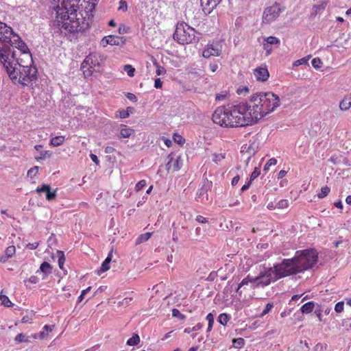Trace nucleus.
<instances>
[{
  "label": "nucleus",
  "instance_id": "1",
  "mask_svg": "<svg viewBox=\"0 0 351 351\" xmlns=\"http://www.w3.org/2000/svg\"><path fill=\"white\" fill-rule=\"evenodd\" d=\"M0 62L14 83L32 86L37 69L26 44L12 29L0 22Z\"/></svg>",
  "mask_w": 351,
  "mask_h": 351
},
{
  "label": "nucleus",
  "instance_id": "2",
  "mask_svg": "<svg viewBox=\"0 0 351 351\" xmlns=\"http://www.w3.org/2000/svg\"><path fill=\"white\" fill-rule=\"evenodd\" d=\"M77 0H53V8L56 11V19L52 26L60 33L82 32L88 27V23L82 14L77 12Z\"/></svg>",
  "mask_w": 351,
  "mask_h": 351
},
{
  "label": "nucleus",
  "instance_id": "3",
  "mask_svg": "<svg viewBox=\"0 0 351 351\" xmlns=\"http://www.w3.org/2000/svg\"><path fill=\"white\" fill-rule=\"evenodd\" d=\"M247 115L253 124L276 110L280 105L279 97L272 92H259L252 95L243 102Z\"/></svg>",
  "mask_w": 351,
  "mask_h": 351
},
{
  "label": "nucleus",
  "instance_id": "4",
  "mask_svg": "<svg viewBox=\"0 0 351 351\" xmlns=\"http://www.w3.org/2000/svg\"><path fill=\"white\" fill-rule=\"evenodd\" d=\"M243 102L232 106L218 107L213 114L215 123L225 128L243 127L252 125Z\"/></svg>",
  "mask_w": 351,
  "mask_h": 351
},
{
  "label": "nucleus",
  "instance_id": "5",
  "mask_svg": "<svg viewBox=\"0 0 351 351\" xmlns=\"http://www.w3.org/2000/svg\"><path fill=\"white\" fill-rule=\"evenodd\" d=\"M294 267L293 261L290 258L284 259L282 263L274 265L273 267L265 268L263 273L267 286L282 278L297 274Z\"/></svg>",
  "mask_w": 351,
  "mask_h": 351
},
{
  "label": "nucleus",
  "instance_id": "6",
  "mask_svg": "<svg viewBox=\"0 0 351 351\" xmlns=\"http://www.w3.org/2000/svg\"><path fill=\"white\" fill-rule=\"evenodd\" d=\"M318 258V254L313 249L298 250L291 258L297 273L302 272L314 266Z\"/></svg>",
  "mask_w": 351,
  "mask_h": 351
},
{
  "label": "nucleus",
  "instance_id": "7",
  "mask_svg": "<svg viewBox=\"0 0 351 351\" xmlns=\"http://www.w3.org/2000/svg\"><path fill=\"white\" fill-rule=\"evenodd\" d=\"M195 30L184 22L178 23L173 34V39L179 44L186 45L196 40Z\"/></svg>",
  "mask_w": 351,
  "mask_h": 351
},
{
  "label": "nucleus",
  "instance_id": "8",
  "mask_svg": "<svg viewBox=\"0 0 351 351\" xmlns=\"http://www.w3.org/2000/svg\"><path fill=\"white\" fill-rule=\"evenodd\" d=\"M250 285L252 289H256L259 287H264L267 286V281L265 278L263 271L260 272V274L257 276H252L250 275H247L245 278H243L241 282L239 284L238 288L237 289V292L240 295L241 291L240 289L241 287L244 286Z\"/></svg>",
  "mask_w": 351,
  "mask_h": 351
},
{
  "label": "nucleus",
  "instance_id": "9",
  "mask_svg": "<svg viewBox=\"0 0 351 351\" xmlns=\"http://www.w3.org/2000/svg\"><path fill=\"white\" fill-rule=\"evenodd\" d=\"M100 56L97 53H90L82 63L84 74L87 76L92 75L93 71L100 64Z\"/></svg>",
  "mask_w": 351,
  "mask_h": 351
},
{
  "label": "nucleus",
  "instance_id": "10",
  "mask_svg": "<svg viewBox=\"0 0 351 351\" xmlns=\"http://www.w3.org/2000/svg\"><path fill=\"white\" fill-rule=\"evenodd\" d=\"M281 12L280 5L275 3L269 7H267L263 14V23L269 24L276 20Z\"/></svg>",
  "mask_w": 351,
  "mask_h": 351
},
{
  "label": "nucleus",
  "instance_id": "11",
  "mask_svg": "<svg viewBox=\"0 0 351 351\" xmlns=\"http://www.w3.org/2000/svg\"><path fill=\"white\" fill-rule=\"evenodd\" d=\"M125 43V40L123 37L114 36V35H108L104 36L101 40V45L103 47H106L107 45H123Z\"/></svg>",
  "mask_w": 351,
  "mask_h": 351
},
{
  "label": "nucleus",
  "instance_id": "12",
  "mask_svg": "<svg viewBox=\"0 0 351 351\" xmlns=\"http://www.w3.org/2000/svg\"><path fill=\"white\" fill-rule=\"evenodd\" d=\"M221 52V47L219 43H212L206 46L202 52L203 57L209 58L211 56H219Z\"/></svg>",
  "mask_w": 351,
  "mask_h": 351
},
{
  "label": "nucleus",
  "instance_id": "13",
  "mask_svg": "<svg viewBox=\"0 0 351 351\" xmlns=\"http://www.w3.org/2000/svg\"><path fill=\"white\" fill-rule=\"evenodd\" d=\"M182 165V161L180 156H176L173 154L168 156V162L166 167L168 171H177Z\"/></svg>",
  "mask_w": 351,
  "mask_h": 351
},
{
  "label": "nucleus",
  "instance_id": "14",
  "mask_svg": "<svg viewBox=\"0 0 351 351\" xmlns=\"http://www.w3.org/2000/svg\"><path fill=\"white\" fill-rule=\"evenodd\" d=\"M221 0H201V6L203 12L208 14H210L220 3Z\"/></svg>",
  "mask_w": 351,
  "mask_h": 351
},
{
  "label": "nucleus",
  "instance_id": "15",
  "mask_svg": "<svg viewBox=\"0 0 351 351\" xmlns=\"http://www.w3.org/2000/svg\"><path fill=\"white\" fill-rule=\"evenodd\" d=\"M254 75L258 81L265 82L269 77V71L266 66H260L254 70Z\"/></svg>",
  "mask_w": 351,
  "mask_h": 351
},
{
  "label": "nucleus",
  "instance_id": "16",
  "mask_svg": "<svg viewBox=\"0 0 351 351\" xmlns=\"http://www.w3.org/2000/svg\"><path fill=\"white\" fill-rule=\"evenodd\" d=\"M135 297V293L133 291L126 292L123 295V298L119 301L117 303L118 306L127 307L130 306Z\"/></svg>",
  "mask_w": 351,
  "mask_h": 351
},
{
  "label": "nucleus",
  "instance_id": "17",
  "mask_svg": "<svg viewBox=\"0 0 351 351\" xmlns=\"http://www.w3.org/2000/svg\"><path fill=\"white\" fill-rule=\"evenodd\" d=\"M134 134V130L125 125H121L120 127V132L119 135V138H130Z\"/></svg>",
  "mask_w": 351,
  "mask_h": 351
},
{
  "label": "nucleus",
  "instance_id": "18",
  "mask_svg": "<svg viewBox=\"0 0 351 351\" xmlns=\"http://www.w3.org/2000/svg\"><path fill=\"white\" fill-rule=\"evenodd\" d=\"M112 251H110L109 254H108V256L104 260V261L102 263L100 269L97 271V274L99 275L101 273H104L106 271H108L110 269V263L112 260Z\"/></svg>",
  "mask_w": 351,
  "mask_h": 351
},
{
  "label": "nucleus",
  "instance_id": "19",
  "mask_svg": "<svg viewBox=\"0 0 351 351\" xmlns=\"http://www.w3.org/2000/svg\"><path fill=\"white\" fill-rule=\"evenodd\" d=\"M351 107V94L346 95L339 103V108L342 111H346Z\"/></svg>",
  "mask_w": 351,
  "mask_h": 351
},
{
  "label": "nucleus",
  "instance_id": "20",
  "mask_svg": "<svg viewBox=\"0 0 351 351\" xmlns=\"http://www.w3.org/2000/svg\"><path fill=\"white\" fill-rule=\"evenodd\" d=\"M65 137L64 136H58L52 138L50 141V145L53 147H58L64 143Z\"/></svg>",
  "mask_w": 351,
  "mask_h": 351
},
{
  "label": "nucleus",
  "instance_id": "21",
  "mask_svg": "<svg viewBox=\"0 0 351 351\" xmlns=\"http://www.w3.org/2000/svg\"><path fill=\"white\" fill-rule=\"evenodd\" d=\"M315 307V304L313 302H308L307 303H305L301 307V311L302 313L308 314L313 311V308Z\"/></svg>",
  "mask_w": 351,
  "mask_h": 351
},
{
  "label": "nucleus",
  "instance_id": "22",
  "mask_svg": "<svg viewBox=\"0 0 351 351\" xmlns=\"http://www.w3.org/2000/svg\"><path fill=\"white\" fill-rule=\"evenodd\" d=\"M132 110V108L131 107H128L126 110H119L116 112L115 117H119L121 119L128 118L130 116V112Z\"/></svg>",
  "mask_w": 351,
  "mask_h": 351
},
{
  "label": "nucleus",
  "instance_id": "23",
  "mask_svg": "<svg viewBox=\"0 0 351 351\" xmlns=\"http://www.w3.org/2000/svg\"><path fill=\"white\" fill-rule=\"evenodd\" d=\"M152 232H146L139 235L136 240V244L138 245L147 241L152 237Z\"/></svg>",
  "mask_w": 351,
  "mask_h": 351
},
{
  "label": "nucleus",
  "instance_id": "24",
  "mask_svg": "<svg viewBox=\"0 0 351 351\" xmlns=\"http://www.w3.org/2000/svg\"><path fill=\"white\" fill-rule=\"evenodd\" d=\"M140 342V337L139 336L137 335V334H134L132 335V337H130L128 341H127V345L128 346H136Z\"/></svg>",
  "mask_w": 351,
  "mask_h": 351
},
{
  "label": "nucleus",
  "instance_id": "25",
  "mask_svg": "<svg viewBox=\"0 0 351 351\" xmlns=\"http://www.w3.org/2000/svg\"><path fill=\"white\" fill-rule=\"evenodd\" d=\"M230 319V316L226 313H221L218 317V322L223 326H226Z\"/></svg>",
  "mask_w": 351,
  "mask_h": 351
},
{
  "label": "nucleus",
  "instance_id": "26",
  "mask_svg": "<svg viewBox=\"0 0 351 351\" xmlns=\"http://www.w3.org/2000/svg\"><path fill=\"white\" fill-rule=\"evenodd\" d=\"M226 158V154L225 153H214L212 155V160L214 162L218 164L220 162H221L224 158Z\"/></svg>",
  "mask_w": 351,
  "mask_h": 351
},
{
  "label": "nucleus",
  "instance_id": "27",
  "mask_svg": "<svg viewBox=\"0 0 351 351\" xmlns=\"http://www.w3.org/2000/svg\"><path fill=\"white\" fill-rule=\"evenodd\" d=\"M206 319L208 321V328L206 330V332H210L214 324V315L213 313H210L206 315Z\"/></svg>",
  "mask_w": 351,
  "mask_h": 351
},
{
  "label": "nucleus",
  "instance_id": "28",
  "mask_svg": "<svg viewBox=\"0 0 351 351\" xmlns=\"http://www.w3.org/2000/svg\"><path fill=\"white\" fill-rule=\"evenodd\" d=\"M40 271L45 274H49L51 271V265L47 262H43L40 266Z\"/></svg>",
  "mask_w": 351,
  "mask_h": 351
},
{
  "label": "nucleus",
  "instance_id": "29",
  "mask_svg": "<svg viewBox=\"0 0 351 351\" xmlns=\"http://www.w3.org/2000/svg\"><path fill=\"white\" fill-rule=\"evenodd\" d=\"M245 344V340L241 338H237L232 340L233 347L237 349L241 348Z\"/></svg>",
  "mask_w": 351,
  "mask_h": 351
},
{
  "label": "nucleus",
  "instance_id": "30",
  "mask_svg": "<svg viewBox=\"0 0 351 351\" xmlns=\"http://www.w3.org/2000/svg\"><path fill=\"white\" fill-rule=\"evenodd\" d=\"M310 56H307L306 57H304L301 59H299L298 60H295L293 64V66H300V65H306V64H308V60L310 59Z\"/></svg>",
  "mask_w": 351,
  "mask_h": 351
},
{
  "label": "nucleus",
  "instance_id": "31",
  "mask_svg": "<svg viewBox=\"0 0 351 351\" xmlns=\"http://www.w3.org/2000/svg\"><path fill=\"white\" fill-rule=\"evenodd\" d=\"M264 43L269 44V45H278L280 43V40L275 36H268L264 40Z\"/></svg>",
  "mask_w": 351,
  "mask_h": 351
},
{
  "label": "nucleus",
  "instance_id": "32",
  "mask_svg": "<svg viewBox=\"0 0 351 351\" xmlns=\"http://www.w3.org/2000/svg\"><path fill=\"white\" fill-rule=\"evenodd\" d=\"M14 341L16 343H22V342H26L28 343L30 341L29 337H26L23 333H20L18 335L16 336Z\"/></svg>",
  "mask_w": 351,
  "mask_h": 351
},
{
  "label": "nucleus",
  "instance_id": "33",
  "mask_svg": "<svg viewBox=\"0 0 351 351\" xmlns=\"http://www.w3.org/2000/svg\"><path fill=\"white\" fill-rule=\"evenodd\" d=\"M330 191V189L328 186H325L322 187L320 190V192L317 194L318 198L322 199V198L325 197L326 196H327L328 195Z\"/></svg>",
  "mask_w": 351,
  "mask_h": 351
},
{
  "label": "nucleus",
  "instance_id": "34",
  "mask_svg": "<svg viewBox=\"0 0 351 351\" xmlns=\"http://www.w3.org/2000/svg\"><path fill=\"white\" fill-rule=\"evenodd\" d=\"M57 254L58 257V265L60 269H62L65 263V256L64 252L62 251H58Z\"/></svg>",
  "mask_w": 351,
  "mask_h": 351
},
{
  "label": "nucleus",
  "instance_id": "35",
  "mask_svg": "<svg viewBox=\"0 0 351 351\" xmlns=\"http://www.w3.org/2000/svg\"><path fill=\"white\" fill-rule=\"evenodd\" d=\"M0 300L1 301L2 304L5 306H10L12 305V302L8 298V297L5 295L0 294Z\"/></svg>",
  "mask_w": 351,
  "mask_h": 351
},
{
  "label": "nucleus",
  "instance_id": "36",
  "mask_svg": "<svg viewBox=\"0 0 351 351\" xmlns=\"http://www.w3.org/2000/svg\"><path fill=\"white\" fill-rule=\"evenodd\" d=\"M123 70L127 73L128 76L133 77L134 75L135 69L132 65L126 64L124 66Z\"/></svg>",
  "mask_w": 351,
  "mask_h": 351
},
{
  "label": "nucleus",
  "instance_id": "37",
  "mask_svg": "<svg viewBox=\"0 0 351 351\" xmlns=\"http://www.w3.org/2000/svg\"><path fill=\"white\" fill-rule=\"evenodd\" d=\"M277 163V160L274 158H270L265 165L263 170L267 171L271 166L275 165Z\"/></svg>",
  "mask_w": 351,
  "mask_h": 351
},
{
  "label": "nucleus",
  "instance_id": "38",
  "mask_svg": "<svg viewBox=\"0 0 351 351\" xmlns=\"http://www.w3.org/2000/svg\"><path fill=\"white\" fill-rule=\"evenodd\" d=\"M249 91H250L249 88L246 86H239L237 90V93L238 95H243V96H245L247 93H248Z\"/></svg>",
  "mask_w": 351,
  "mask_h": 351
},
{
  "label": "nucleus",
  "instance_id": "39",
  "mask_svg": "<svg viewBox=\"0 0 351 351\" xmlns=\"http://www.w3.org/2000/svg\"><path fill=\"white\" fill-rule=\"evenodd\" d=\"M276 206L278 209L287 208L289 206V201L287 199H281L276 203Z\"/></svg>",
  "mask_w": 351,
  "mask_h": 351
},
{
  "label": "nucleus",
  "instance_id": "40",
  "mask_svg": "<svg viewBox=\"0 0 351 351\" xmlns=\"http://www.w3.org/2000/svg\"><path fill=\"white\" fill-rule=\"evenodd\" d=\"M16 248L14 245L8 246L5 251V254L9 257L11 258L15 254Z\"/></svg>",
  "mask_w": 351,
  "mask_h": 351
},
{
  "label": "nucleus",
  "instance_id": "41",
  "mask_svg": "<svg viewBox=\"0 0 351 351\" xmlns=\"http://www.w3.org/2000/svg\"><path fill=\"white\" fill-rule=\"evenodd\" d=\"M312 66L315 69H318L321 68L322 65V62L319 58H315L312 60Z\"/></svg>",
  "mask_w": 351,
  "mask_h": 351
},
{
  "label": "nucleus",
  "instance_id": "42",
  "mask_svg": "<svg viewBox=\"0 0 351 351\" xmlns=\"http://www.w3.org/2000/svg\"><path fill=\"white\" fill-rule=\"evenodd\" d=\"M261 173V169L259 167H255L254 171L250 175V180L252 182L255 180Z\"/></svg>",
  "mask_w": 351,
  "mask_h": 351
},
{
  "label": "nucleus",
  "instance_id": "43",
  "mask_svg": "<svg viewBox=\"0 0 351 351\" xmlns=\"http://www.w3.org/2000/svg\"><path fill=\"white\" fill-rule=\"evenodd\" d=\"M172 316L178 317L179 319L182 320L185 319V315L182 314L178 309L173 308L172 310Z\"/></svg>",
  "mask_w": 351,
  "mask_h": 351
},
{
  "label": "nucleus",
  "instance_id": "44",
  "mask_svg": "<svg viewBox=\"0 0 351 351\" xmlns=\"http://www.w3.org/2000/svg\"><path fill=\"white\" fill-rule=\"evenodd\" d=\"M154 64L156 66V73L157 75H163L166 73V69L163 66H160L158 63H154Z\"/></svg>",
  "mask_w": 351,
  "mask_h": 351
},
{
  "label": "nucleus",
  "instance_id": "45",
  "mask_svg": "<svg viewBox=\"0 0 351 351\" xmlns=\"http://www.w3.org/2000/svg\"><path fill=\"white\" fill-rule=\"evenodd\" d=\"M39 167L37 166H35L27 171V176L30 178L34 177L38 172Z\"/></svg>",
  "mask_w": 351,
  "mask_h": 351
},
{
  "label": "nucleus",
  "instance_id": "46",
  "mask_svg": "<svg viewBox=\"0 0 351 351\" xmlns=\"http://www.w3.org/2000/svg\"><path fill=\"white\" fill-rule=\"evenodd\" d=\"M173 138L174 141L179 145L183 144L185 141L184 138L181 135H180L178 134H174Z\"/></svg>",
  "mask_w": 351,
  "mask_h": 351
},
{
  "label": "nucleus",
  "instance_id": "47",
  "mask_svg": "<svg viewBox=\"0 0 351 351\" xmlns=\"http://www.w3.org/2000/svg\"><path fill=\"white\" fill-rule=\"evenodd\" d=\"M274 307V304L272 302H269L267 304L266 306L265 307L264 310L261 314V316H264L267 315Z\"/></svg>",
  "mask_w": 351,
  "mask_h": 351
},
{
  "label": "nucleus",
  "instance_id": "48",
  "mask_svg": "<svg viewBox=\"0 0 351 351\" xmlns=\"http://www.w3.org/2000/svg\"><path fill=\"white\" fill-rule=\"evenodd\" d=\"M32 338L33 339H43L47 337V333L45 332V331H40L39 333L33 334L31 335Z\"/></svg>",
  "mask_w": 351,
  "mask_h": 351
},
{
  "label": "nucleus",
  "instance_id": "49",
  "mask_svg": "<svg viewBox=\"0 0 351 351\" xmlns=\"http://www.w3.org/2000/svg\"><path fill=\"white\" fill-rule=\"evenodd\" d=\"M147 184V182L145 180H140L135 186V190L136 191H139L141 190L143 187H145Z\"/></svg>",
  "mask_w": 351,
  "mask_h": 351
},
{
  "label": "nucleus",
  "instance_id": "50",
  "mask_svg": "<svg viewBox=\"0 0 351 351\" xmlns=\"http://www.w3.org/2000/svg\"><path fill=\"white\" fill-rule=\"evenodd\" d=\"M344 308V302H337L335 306V311L337 313H341L343 311Z\"/></svg>",
  "mask_w": 351,
  "mask_h": 351
},
{
  "label": "nucleus",
  "instance_id": "51",
  "mask_svg": "<svg viewBox=\"0 0 351 351\" xmlns=\"http://www.w3.org/2000/svg\"><path fill=\"white\" fill-rule=\"evenodd\" d=\"M50 189H51V187L49 185L43 184L40 188L38 187L36 189V192L37 193L45 192L47 193V191H50Z\"/></svg>",
  "mask_w": 351,
  "mask_h": 351
},
{
  "label": "nucleus",
  "instance_id": "52",
  "mask_svg": "<svg viewBox=\"0 0 351 351\" xmlns=\"http://www.w3.org/2000/svg\"><path fill=\"white\" fill-rule=\"evenodd\" d=\"M56 197V190L53 191H49L46 193V199L48 201L53 199Z\"/></svg>",
  "mask_w": 351,
  "mask_h": 351
},
{
  "label": "nucleus",
  "instance_id": "53",
  "mask_svg": "<svg viewBox=\"0 0 351 351\" xmlns=\"http://www.w3.org/2000/svg\"><path fill=\"white\" fill-rule=\"evenodd\" d=\"M91 289V287H88L86 289L82 291L80 295L78 297V302H80L83 300L86 294L89 292Z\"/></svg>",
  "mask_w": 351,
  "mask_h": 351
},
{
  "label": "nucleus",
  "instance_id": "54",
  "mask_svg": "<svg viewBox=\"0 0 351 351\" xmlns=\"http://www.w3.org/2000/svg\"><path fill=\"white\" fill-rule=\"evenodd\" d=\"M226 97H227V93L222 92V93L217 94L215 95V100L216 101H223L226 99Z\"/></svg>",
  "mask_w": 351,
  "mask_h": 351
},
{
  "label": "nucleus",
  "instance_id": "55",
  "mask_svg": "<svg viewBox=\"0 0 351 351\" xmlns=\"http://www.w3.org/2000/svg\"><path fill=\"white\" fill-rule=\"evenodd\" d=\"M118 10H121L123 12H126L128 10V5H127L126 1H123V0L119 2V6L118 8Z\"/></svg>",
  "mask_w": 351,
  "mask_h": 351
},
{
  "label": "nucleus",
  "instance_id": "56",
  "mask_svg": "<svg viewBox=\"0 0 351 351\" xmlns=\"http://www.w3.org/2000/svg\"><path fill=\"white\" fill-rule=\"evenodd\" d=\"M55 326L54 325H45L43 328L42 331H45V333H47V337L48 336V334L49 332H51Z\"/></svg>",
  "mask_w": 351,
  "mask_h": 351
},
{
  "label": "nucleus",
  "instance_id": "57",
  "mask_svg": "<svg viewBox=\"0 0 351 351\" xmlns=\"http://www.w3.org/2000/svg\"><path fill=\"white\" fill-rule=\"evenodd\" d=\"M263 49L266 52V56H269L271 53L272 48L269 44L263 43Z\"/></svg>",
  "mask_w": 351,
  "mask_h": 351
},
{
  "label": "nucleus",
  "instance_id": "58",
  "mask_svg": "<svg viewBox=\"0 0 351 351\" xmlns=\"http://www.w3.org/2000/svg\"><path fill=\"white\" fill-rule=\"evenodd\" d=\"M38 245L39 243L38 242L29 243L26 245V247L29 250H35L38 247Z\"/></svg>",
  "mask_w": 351,
  "mask_h": 351
},
{
  "label": "nucleus",
  "instance_id": "59",
  "mask_svg": "<svg viewBox=\"0 0 351 351\" xmlns=\"http://www.w3.org/2000/svg\"><path fill=\"white\" fill-rule=\"evenodd\" d=\"M162 86V82L160 80V78H157L155 80L154 82V87L156 88H161Z\"/></svg>",
  "mask_w": 351,
  "mask_h": 351
},
{
  "label": "nucleus",
  "instance_id": "60",
  "mask_svg": "<svg viewBox=\"0 0 351 351\" xmlns=\"http://www.w3.org/2000/svg\"><path fill=\"white\" fill-rule=\"evenodd\" d=\"M209 69L211 72H215L218 69V64L213 62L209 64Z\"/></svg>",
  "mask_w": 351,
  "mask_h": 351
},
{
  "label": "nucleus",
  "instance_id": "61",
  "mask_svg": "<svg viewBox=\"0 0 351 351\" xmlns=\"http://www.w3.org/2000/svg\"><path fill=\"white\" fill-rule=\"evenodd\" d=\"M196 221H197L200 223H205L208 221L206 218H205L204 217H203L202 215H197L196 217Z\"/></svg>",
  "mask_w": 351,
  "mask_h": 351
},
{
  "label": "nucleus",
  "instance_id": "62",
  "mask_svg": "<svg viewBox=\"0 0 351 351\" xmlns=\"http://www.w3.org/2000/svg\"><path fill=\"white\" fill-rule=\"evenodd\" d=\"M39 280V278L36 276H32L30 278L27 280L28 282L32 283V284H36Z\"/></svg>",
  "mask_w": 351,
  "mask_h": 351
},
{
  "label": "nucleus",
  "instance_id": "63",
  "mask_svg": "<svg viewBox=\"0 0 351 351\" xmlns=\"http://www.w3.org/2000/svg\"><path fill=\"white\" fill-rule=\"evenodd\" d=\"M251 184H252V182L249 180L247 181V182L242 186L241 191L242 192H243V191L247 190L250 188Z\"/></svg>",
  "mask_w": 351,
  "mask_h": 351
},
{
  "label": "nucleus",
  "instance_id": "64",
  "mask_svg": "<svg viewBox=\"0 0 351 351\" xmlns=\"http://www.w3.org/2000/svg\"><path fill=\"white\" fill-rule=\"evenodd\" d=\"M267 208L269 209V210H274L276 208H277V206H276V204L271 202L267 204Z\"/></svg>",
  "mask_w": 351,
  "mask_h": 351
}]
</instances>
